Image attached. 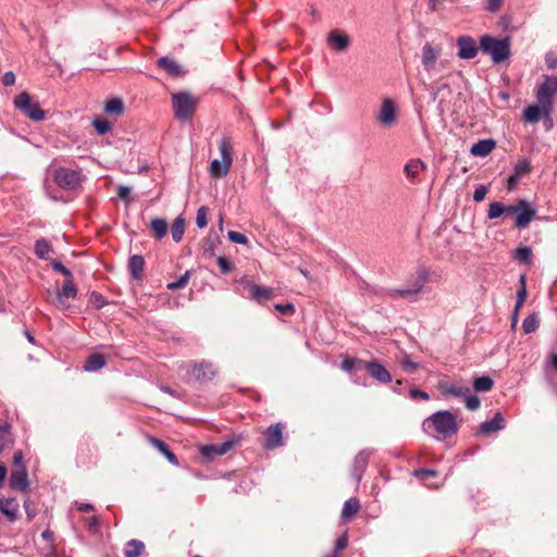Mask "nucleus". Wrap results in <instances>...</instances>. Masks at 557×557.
<instances>
[{
  "instance_id": "18",
  "label": "nucleus",
  "mask_w": 557,
  "mask_h": 557,
  "mask_svg": "<svg viewBox=\"0 0 557 557\" xmlns=\"http://www.w3.org/2000/svg\"><path fill=\"white\" fill-rule=\"evenodd\" d=\"M10 487L26 492L29 487L28 474L25 467L14 469L9 479Z\"/></svg>"
},
{
  "instance_id": "19",
  "label": "nucleus",
  "mask_w": 557,
  "mask_h": 557,
  "mask_svg": "<svg viewBox=\"0 0 557 557\" xmlns=\"http://www.w3.org/2000/svg\"><path fill=\"white\" fill-rule=\"evenodd\" d=\"M496 147V141L492 138L481 139L476 141L470 149V153L474 157L484 158L488 156Z\"/></svg>"
},
{
  "instance_id": "32",
  "label": "nucleus",
  "mask_w": 557,
  "mask_h": 557,
  "mask_svg": "<svg viewBox=\"0 0 557 557\" xmlns=\"http://www.w3.org/2000/svg\"><path fill=\"white\" fill-rule=\"evenodd\" d=\"M360 508L359 500L355 497L349 498L345 502L342 509V518L344 520H348L354 517Z\"/></svg>"
},
{
  "instance_id": "38",
  "label": "nucleus",
  "mask_w": 557,
  "mask_h": 557,
  "mask_svg": "<svg viewBox=\"0 0 557 557\" xmlns=\"http://www.w3.org/2000/svg\"><path fill=\"white\" fill-rule=\"evenodd\" d=\"M532 250L529 246H520L513 251V259L529 265L532 261Z\"/></svg>"
},
{
  "instance_id": "64",
  "label": "nucleus",
  "mask_w": 557,
  "mask_h": 557,
  "mask_svg": "<svg viewBox=\"0 0 557 557\" xmlns=\"http://www.w3.org/2000/svg\"><path fill=\"white\" fill-rule=\"evenodd\" d=\"M99 524H100V521H99L98 517H96V516L88 518L87 522H86L87 529L91 532L97 531Z\"/></svg>"
},
{
  "instance_id": "44",
  "label": "nucleus",
  "mask_w": 557,
  "mask_h": 557,
  "mask_svg": "<svg viewBox=\"0 0 557 557\" xmlns=\"http://www.w3.org/2000/svg\"><path fill=\"white\" fill-rule=\"evenodd\" d=\"M505 213L504 205L498 201H494L490 203L488 211H487V218L490 220H494L499 218L502 214Z\"/></svg>"
},
{
  "instance_id": "60",
  "label": "nucleus",
  "mask_w": 557,
  "mask_h": 557,
  "mask_svg": "<svg viewBox=\"0 0 557 557\" xmlns=\"http://www.w3.org/2000/svg\"><path fill=\"white\" fill-rule=\"evenodd\" d=\"M131 188L128 186L120 185L117 187V197L126 202H129Z\"/></svg>"
},
{
  "instance_id": "50",
  "label": "nucleus",
  "mask_w": 557,
  "mask_h": 557,
  "mask_svg": "<svg viewBox=\"0 0 557 557\" xmlns=\"http://www.w3.org/2000/svg\"><path fill=\"white\" fill-rule=\"evenodd\" d=\"M463 398L465 405L469 410H476L480 407L481 401L478 396L469 395L467 393L466 396H463Z\"/></svg>"
},
{
  "instance_id": "53",
  "label": "nucleus",
  "mask_w": 557,
  "mask_h": 557,
  "mask_svg": "<svg viewBox=\"0 0 557 557\" xmlns=\"http://www.w3.org/2000/svg\"><path fill=\"white\" fill-rule=\"evenodd\" d=\"M216 446H218V456H223L235 446V441H233V440L224 441L222 443H218Z\"/></svg>"
},
{
  "instance_id": "1",
  "label": "nucleus",
  "mask_w": 557,
  "mask_h": 557,
  "mask_svg": "<svg viewBox=\"0 0 557 557\" xmlns=\"http://www.w3.org/2000/svg\"><path fill=\"white\" fill-rule=\"evenodd\" d=\"M456 417L449 410H440L422 422V430L434 438H448L458 432Z\"/></svg>"
},
{
  "instance_id": "40",
  "label": "nucleus",
  "mask_w": 557,
  "mask_h": 557,
  "mask_svg": "<svg viewBox=\"0 0 557 557\" xmlns=\"http://www.w3.org/2000/svg\"><path fill=\"white\" fill-rule=\"evenodd\" d=\"M540 325V318L536 312L529 314L522 322V329L525 334H531L536 331Z\"/></svg>"
},
{
  "instance_id": "61",
  "label": "nucleus",
  "mask_w": 557,
  "mask_h": 557,
  "mask_svg": "<svg viewBox=\"0 0 557 557\" xmlns=\"http://www.w3.org/2000/svg\"><path fill=\"white\" fill-rule=\"evenodd\" d=\"M545 63L548 69L554 70L557 67V54L554 52H547L545 54Z\"/></svg>"
},
{
  "instance_id": "16",
  "label": "nucleus",
  "mask_w": 557,
  "mask_h": 557,
  "mask_svg": "<svg viewBox=\"0 0 557 557\" xmlns=\"http://www.w3.org/2000/svg\"><path fill=\"white\" fill-rule=\"evenodd\" d=\"M505 429V419L502 412H496L491 420H486L480 424L479 434L487 436L491 433Z\"/></svg>"
},
{
  "instance_id": "31",
  "label": "nucleus",
  "mask_w": 557,
  "mask_h": 557,
  "mask_svg": "<svg viewBox=\"0 0 557 557\" xmlns=\"http://www.w3.org/2000/svg\"><path fill=\"white\" fill-rule=\"evenodd\" d=\"M104 112L110 115L119 116L124 112V103L121 98H111L106 102Z\"/></svg>"
},
{
  "instance_id": "3",
  "label": "nucleus",
  "mask_w": 557,
  "mask_h": 557,
  "mask_svg": "<svg viewBox=\"0 0 557 557\" xmlns=\"http://www.w3.org/2000/svg\"><path fill=\"white\" fill-rule=\"evenodd\" d=\"M429 281V271L421 267L416 273V278L400 288L387 290V296L397 299L404 298L408 301H414L417 296L423 290L425 283Z\"/></svg>"
},
{
  "instance_id": "5",
  "label": "nucleus",
  "mask_w": 557,
  "mask_h": 557,
  "mask_svg": "<svg viewBox=\"0 0 557 557\" xmlns=\"http://www.w3.org/2000/svg\"><path fill=\"white\" fill-rule=\"evenodd\" d=\"M53 176L57 185L65 190L78 189L84 178L81 169H70L65 166L57 168Z\"/></svg>"
},
{
  "instance_id": "23",
  "label": "nucleus",
  "mask_w": 557,
  "mask_h": 557,
  "mask_svg": "<svg viewBox=\"0 0 557 557\" xmlns=\"http://www.w3.org/2000/svg\"><path fill=\"white\" fill-rule=\"evenodd\" d=\"M219 150L221 153L222 162L226 163V166H231L233 163V143L231 137L223 136L219 143Z\"/></svg>"
},
{
  "instance_id": "51",
  "label": "nucleus",
  "mask_w": 557,
  "mask_h": 557,
  "mask_svg": "<svg viewBox=\"0 0 557 557\" xmlns=\"http://www.w3.org/2000/svg\"><path fill=\"white\" fill-rule=\"evenodd\" d=\"M444 90H450L448 84L442 82H435L431 88V95L433 101L436 100L437 96Z\"/></svg>"
},
{
  "instance_id": "7",
  "label": "nucleus",
  "mask_w": 557,
  "mask_h": 557,
  "mask_svg": "<svg viewBox=\"0 0 557 557\" xmlns=\"http://www.w3.org/2000/svg\"><path fill=\"white\" fill-rule=\"evenodd\" d=\"M557 92V77L545 75L535 89V97L540 104L544 106L546 113L553 109V97Z\"/></svg>"
},
{
  "instance_id": "21",
  "label": "nucleus",
  "mask_w": 557,
  "mask_h": 557,
  "mask_svg": "<svg viewBox=\"0 0 557 557\" xmlns=\"http://www.w3.org/2000/svg\"><path fill=\"white\" fill-rule=\"evenodd\" d=\"M0 511L7 516L10 521H15L17 518L18 504L15 498H0Z\"/></svg>"
},
{
  "instance_id": "33",
  "label": "nucleus",
  "mask_w": 557,
  "mask_h": 557,
  "mask_svg": "<svg viewBox=\"0 0 557 557\" xmlns=\"http://www.w3.org/2000/svg\"><path fill=\"white\" fill-rule=\"evenodd\" d=\"M230 168L222 160L214 159L210 162L209 173L212 177H224L227 175Z\"/></svg>"
},
{
  "instance_id": "39",
  "label": "nucleus",
  "mask_w": 557,
  "mask_h": 557,
  "mask_svg": "<svg viewBox=\"0 0 557 557\" xmlns=\"http://www.w3.org/2000/svg\"><path fill=\"white\" fill-rule=\"evenodd\" d=\"M436 474H437V472L435 470H433V469L420 468V469H416L413 471V475L417 479H419L428 487H438L440 486V484L428 483V479L430 476H435Z\"/></svg>"
},
{
  "instance_id": "4",
  "label": "nucleus",
  "mask_w": 557,
  "mask_h": 557,
  "mask_svg": "<svg viewBox=\"0 0 557 557\" xmlns=\"http://www.w3.org/2000/svg\"><path fill=\"white\" fill-rule=\"evenodd\" d=\"M174 115L181 122H189L197 108V99L187 91L172 96Z\"/></svg>"
},
{
  "instance_id": "58",
  "label": "nucleus",
  "mask_w": 557,
  "mask_h": 557,
  "mask_svg": "<svg viewBox=\"0 0 557 557\" xmlns=\"http://www.w3.org/2000/svg\"><path fill=\"white\" fill-rule=\"evenodd\" d=\"M527 288H519V290L517 292V299L513 309L520 310L527 299Z\"/></svg>"
},
{
  "instance_id": "52",
  "label": "nucleus",
  "mask_w": 557,
  "mask_h": 557,
  "mask_svg": "<svg viewBox=\"0 0 557 557\" xmlns=\"http://www.w3.org/2000/svg\"><path fill=\"white\" fill-rule=\"evenodd\" d=\"M348 545V534L347 532L343 533L339 537H337L335 542V546L332 553H336L339 555V553Z\"/></svg>"
},
{
  "instance_id": "54",
  "label": "nucleus",
  "mask_w": 557,
  "mask_h": 557,
  "mask_svg": "<svg viewBox=\"0 0 557 557\" xmlns=\"http://www.w3.org/2000/svg\"><path fill=\"white\" fill-rule=\"evenodd\" d=\"M200 451L205 458L211 459L213 456H218V446L216 444L205 445Z\"/></svg>"
},
{
  "instance_id": "22",
  "label": "nucleus",
  "mask_w": 557,
  "mask_h": 557,
  "mask_svg": "<svg viewBox=\"0 0 557 557\" xmlns=\"http://www.w3.org/2000/svg\"><path fill=\"white\" fill-rule=\"evenodd\" d=\"M327 44L337 51H343L349 46V38L346 34L338 30H332L327 36Z\"/></svg>"
},
{
  "instance_id": "34",
  "label": "nucleus",
  "mask_w": 557,
  "mask_h": 557,
  "mask_svg": "<svg viewBox=\"0 0 557 557\" xmlns=\"http://www.w3.org/2000/svg\"><path fill=\"white\" fill-rule=\"evenodd\" d=\"M150 227L153 231L157 239L163 238L169 230L168 222L162 218L152 219L150 222Z\"/></svg>"
},
{
  "instance_id": "12",
  "label": "nucleus",
  "mask_w": 557,
  "mask_h": 557,
  "mask_svg": "<svg viewBox=\"0 0 557 557\" xmlns=\"http://www.w3.org/2000/svg\"><path fill=\"white\" fill-rule=\"evenodd\" d=\"M457 55L462 60H470L476 57L478 47L475 40L470 36H459L457 38Z\"/></svg>"
},
{
  "instance_id": "6",
  "label": "nucleus",
  "mask_w": 557,
  "mask_h": 557,
  "mask_svg": "<svg viewBox=\"0 0 557 557\" xmlns=\"http://www.w3.org/2000/svg\"><path fill=\"white\" fill-rule=\"evenodd\" d=\"M14 107L34 122H40L46 117V112L37 101H33L29 94L23 91L14 98Z\"/></svg>"
},
{
  "instance_id": "2",
  "label": "nucleus",
  "mask_w": 557,
  "mask_h": 557,
  "mask_svg": "<svg viewBox=\"0 0 557 557\" xmlns=\"http://www.w3.org/2000/svg\"><path fill=\"white\" fill-rule=\"evenodd\" d=\"M480 49L491 57L493 63L498 64L510 58V39L484 35L480 39Z\"/></svg>"
},
{
  "instance_id": "30",
  "label": "nucleus",
  "mask_w": 557,
  "mask_h": 557,
  "mask_svg": "<svg viewBox=\"0 0 557 557\" xmlns=\"http://www.w3.org/2000/svg\"><path fill=\"white\" fill-rule=\"evenodd\" d=\"M106 366V359L101 354L90 355L84 363V370L95 372L102 369Z\"/></svg>"
},
{
  "instance_id": "29",
  "label": "nucleus",
  "mask_w": 557,
  "mask_h": 557,
  "mask_svg": "<svg viewBox=\"0 0 557 557\" xmlns=\"http://www.w3.org/2000/svg\"><path fill=\"white\" fill-rule=\"evenodd\" d=\"M35 255L41 260H49L52 252V246L46 238H39L35 242Z\"/></svg>"
},
{
  "instance_id": "42",
  "label": "nucleus",
  "mask_w": 557,
  "mask_h": 557,
  "mask_svg": "<svg viewBox=\"0 0 557 557\" xmlns=\"http://www.w3.org/2000/svg\"><path fill=\"white\" fill-rule=\"evenodd\" d=\"M423 168V162L419 159H414L405 165V173L408 177L416 178Z\"/></svg>"
},
{
  "instance_id": "14",
  "label": "nucleus",
  "mask_w": 557,
  "mask_h": 557,
  "mask_svg": "<svg viewBox=\"0 0 557 557\" xmlns=\"http://www.w3.org/2000/svg\"><path fill=\"white\" fill-rule=\"evenodd\" d=\"M77 296V287L72 280L64 281L61 289L57 294L58 307L67 309L70 307L69 299H74Z\"/></svg>"
},
{
  "instance_id": "27",
  "label": "nucleus",
  "mask_w": 557,
  "mask_h": 557,
  "mask_svg": "<svg viewBox=\"0 0 557 557\" xmlns=\"http://www.w3.org/2000/svg\"><path fill=\"white\" fill-rule=\"evenodd\" d=\"M146 554V546L144 542L139 540H129L125 544L124 555L125 557H143Z\"/></svg>"
},
{
  "instance_id": "28",
  "label": "nucleus",
  "mask_w": 557,
  "mask_h": 557,
  "mask_svg": "<svg viewBox=\"0 0 557 557\" xmlns=\"http://www.w3.org/2000/svg\"><path fill=\"white\" fill-rule=\"evenodd\" d=\"M145 260L139 255H134L128 259V270L133 278L139 280L144 272Z\"/></svg>"
},
{
  "instance_id": "25",
  "label": "nucleus",
  "mask_w": 557,
  "mask_h": 557,
  "mask_svg": "<svg viewBox=\"0 0 557 557\" xmlns=\"http://www.w3.org/2000/svg\"><path fill=\"white\" fill-rule=\"evenodd\" d=\"M251 290V298L257 302H262L270 299L274 295V289L271 287L259 286L253 283H247Z\"/></svg>"
},
{
  "instance_id": "11",
  "label": "nucleus",
  "mask_w": 557,
  "mask_h": 557,
  "mask_svg": "<svg viewBox=\"0 0 557 557\" xmlns=\"http://www.w3.org/2000/svg\"><path fill=\"white\" fill-rule=\"evenodd\" d=\"M441 52V47H433L430 42H425L422 47L421 63L428 73H432L435 70Z\"/></svg>"
},
{
  "instance_id": "10",
  "label": "nucleus",
  "mask_w": 557,
  "mask_h": 557,
  "mask_svg": "<svg viewBox=\"0 0 557 557\" xmlns=\"http://www.w3.org/2000/svg\"><path fill=\"white\" fill-rule=\"evenodd\" d=\"M284 425L282 423H275L270 425L264 432V442L262 443L263 448L274 449L284 445L283 431Z\"/></svg>"
},
{
  "instance_id": "63",
  "label": "nucleus",
  "mask_w": 557,
  "mask_h": 557,
  "mask_svg": "<svg viewBox=\"0 0 557 557\" xmlns=\"http://www.w3.org/2000/svg\"><path fill=\"white\" fill-rule=\"evenodd\" d=\"M2 84L7 87L15 84V74L11 71L5 72L2 76Z\"/></svg>"
},
{
  "instance_id": "36",
  "label": "nucleus",
  "mask_w": 557,
  "mask_h": 557,
  "mask_svg": "<svg viewBox=\"0 0 557 557\" xmlns=\"http://www.w3.org/2000/svg\"><path fill=\"white\" fill-rule=\"evenodd\" d=\"M12 441L10 424L0 420V453H2Z\"/></svg>"
},
{
  "instance_id": "35",
  "label": "nucleus",
  "mask_w": 557,
  "mask_h": 557,
  "mask_svg": "<svg viewBox=\"0 0 557 557\" xmlns=\"http://www.w3.org/2000/svg\"><path fill=\"white\" fill-rule=\"evenodd\" d=\"M366 361L357 358L345 357L342 362V369L348 373H352L364 369Z\"/></svg>"
},
{
  "instance_id": "37",
  "label": "nucleus",
  "mask_w": 557,
  "mask_h": 557,
  "mask_svg": "<svg viewBox=\"0 0 557 557\" xmlns=\"http://www.w3.org/2000/svg\"><path fill=\"white\" fill-rule=\"evenodd\" d=\"M185 232V220L182 216H177L171 227V235L175 243H180Z\"/></svg>"
},
{
  "instance_id": "57",
  "label": "nucleus",
  "mask_w": 557,
  "mask_h": 557,
  "mask_svg": "<svg viewBox=\"0 0 557 557\" xmlns=\"http://www.w3.org/2000/svg\"><path fill=\"white\" fill-rule=\"evenodd\" d=\"M216 262L222 273L227 274L232 271V264L225 257H218Z\"/></svg>"
},
{
  "instance_id": "17",
  "label": "nucleus",
  "mask_w": 557,
  "mask_h": 557,
  "mask_svg": "<svg viewBox=\"0 0 557 557\" xmlns=\"http://www.w3.org/2000/svg\"><path fill=\"white\" fill-rule=\"evenodd\" d=\"M550 113L552 111H548V113H546L544 106L537 102V104H531L524 109L523 117L528 123L531 124H536L541 120V117H545L552 124Z\"/></svg>"
},
{
  "instance_id": "8",
  "label": "nucleus",
  "mask_w": 557,
  "mask_h": 557,
  "mask_svg": "<svg viewBox=\"0 0 557 557\" xmlns=\"http://www.w3.org/2000/svg\"><path fill=\"white\" fill-rule=\"evenodd\" d=\"M376 121L383 127H392L397 123L396 106L392 99L386 98L382 101Z\"/></svg>"
},
{
  "instance_id": "15",
  "label": "nucleus",
  "mask_w": 557,
  "mask_h": 557,
  "mask_svg": "<svg viewBox=\"0 0 557 557\" xmlns=\"http://www.w3.org/2000/svg\"><path fill=\"white\" fill-rule=\"evenodd\" d=\"M193 376L200 382L211 381L216 375V370L212 363L207 361H201L199 363H195L191 369Z\"/></svg>"
},
{
  "instance_id": "62",
  "label": "nucleus",
  "mask_w": 557,
  "mask_h": 557,
  "mask_svg": "<svg viewBox=\"0 0 557 557\" xmlns=\"http://www.w3.org/2000/svg\"><path fill=\"white\" fill-rule=\"evenodd\" d=\"M275 309L283 314L293 313L295 311V307L292 304H277L275 305Z\"/></svg>"
},
{
  "instance_id": "56",
  "label": "nucleus",
  "mask_w": 557,
  "mask_h": 557,
  "mask_svg": "<svg viewBox=\"0 0 557 557\" xmlns=\"http://www.w3.org/2000/svg\"><path fill=\"white\" fill-rule=\"evenodd\" d=\"M51 267H52V269L54 271L63 274L66 277H71L72 276V272L66 267H64L62 262H60L58 260H53L51 262Z\"/></svg>"
},
{
  "instance_id": "13",
  "label": "nucleus",
  "mask_w": 557,
  "mask_h": 557,
  "mask_svg": "<svg viewBox=\"0 0 557 557\" xmlns=\"http://www.w3.org/2000/svg\"><path fill=\"white\" fill-rule=\"evenodd\" d=\"M363 370H366L369 375L379 383L387 384L392 382V374L379 361H366Z\"/></svg>"
},
{
  "instance_id": "48",
  "label": "nucleus",
  "mask_w": 557,
  "mask_h": 557,
  "mask_svg": "<svg viewBox=\"0 0 557 557\" xmlns=\"http://www.w3.org/2000/svg\"><path fill=\"white\" fill-rule=\"evenodd\" d=\"M208 209L206 207H200L197 211L196 215V224L199 228H203L208 224L207 220Z\"/></svg>"
},
{
  "instance_id": "24",
  "label": "nucleus",
  "mask_w": 557,
  "mask_h": 557,
  "mask_svg": "<svg viewBox=\"0 0 557 557\" xmlns=\"http://www.w3.org/2000/svg\"><path fill=\"white\" fill-rule=\"evenodd\" d=\"M157 65L163 69L170 76L176 77L183 74L181 65L169 57H162L157 61Z\"/></svg>"
},
{
  "instance_id": "46",
  "label": "nucleus",
  "mask_w": 557,
  "mask_h": 557,
  "mask_svg": "<svg viewBox=\"0 0 557 557\" xmlns=\"http://www.w3.org/2000/svg\"><path fill=\"white\" fill-rule=\"evenodd\" d=\"M531 171V164L530 161L524 159L516 163L513 168V173L518 177H522L523 175L528 174Z\"/></svg>"
},
{
  "instance_id": "9",
  "label": "nucleus",
  "mask_w": 557,
  "mask_h": 557,
  "mask_svg": "<svg viewBox=\"0 0 557 557\" xmlns=\"http://www.w3.org/2000/svg\"><path fill=\"white\" fill-rule=\"evenodd\" d=\"M374 454V449L364 448L360 450L354 458L351 465V476L359 484L362 475L368 467L370 457Z\"/></svg>"
},
{
  "instance_id": "45",
  "label": "nucleus",
  "mask_w": 557,
  "mask_h": 557,
  "mask_svg": "<svg viewBox=\"0 0 557 557\" xmlns=\"http://www.w3.org/2000/svg\"><path fill=\"white\" fill-rule=\"evenodd\" d=\"M190 278V271H186L177 281L168 284V289L177 290L184 288Z\"/></svg>"
},
{
  "instance_id": "49",
  "label": "nucleus",
  "mask_w": 557,
  "mask_h": 557,
  "mask_svg": "<svg viewBox=\"0 0 557 557\" xmlns=\"http://www.w3.org/2000/svg\"><path fill=\"white\" fill-rule=\"evenodd\" d=\"M90 302L97 309H101L108 304L106 298L100 293H97V292H92L90 294Z\"/></svg>"
},
{
  "instance_id": "26",
  "label": "nucleus",
  "mask_w": 557,
  "mask_h": 557,
  "mask_svg": "<svg viewBox=\"0 0 557 557\" xmlns=\"http://www.w3.org/2000/svg\"><path fill=\"white\" fill-rule=\"evenodd\" d=\"M150 443L156 447L173 466H178L176 455L169 448L168 444L157 437H150Z\"/></svg>"
},
{
  "instance_id": "47",
  "label": "nucleus",
  "mask_w": 557,
  "mask_h": 557,
  "mask_svg": "<svg viewBox=\"0 0 557 557\" xmlns=\"http://www.w3.org/2000/svg\"><path fill=\"white\" fill-rule=\"evenodd\" d=\"M92 125L98 134L104 135L111 129L110 123L104 119H96L92 122Z\"/></svg>"
},
{
  "instance_id": "55",
  "label": "nucleus",
  "mask_w": 557,
  "mask_h": 557,
  "mask_svg": "<svg viewBox=\"0 0 557 557\" xmlns=\"http://www.w3.org/2000/svg\"><path fill=\"white\" fill-rule=\"evenodd\" d=\"M227 237L231 242L235 244H247L248 242L247 237L244 234L235 231H230Z\"/></svg>"
},
{
  "instance_id": "41",
  "label": "nucleus",
  "mask_w": 557,
  "mask_h": 557,
  "mask_svg": "<svg viewBox=\"0 0 557 557\" xmlns=\"http://www.w3.org/2000/svg\"><path fill=\"white\" fill-rule=\"evenodd\" d=\"M469 387L467 386H458L455 384H447L442 386V392L444 395H451L456 397H463L467 393H469Z\"/></svg>"
},
{
  "instance_id": "59",
  "label": "nucleus",
  "mask_w": 557,
  "mask_h": 557,
  "mask_svg": "<svg viewBox=\"0 0 557 557\" xmlns=\"http://www.w3.org/2000/svg\"><path fill=\"white\" fill-rule=\"evenodd\" d=\"M486 194H487V187L484 185H481L478 188H475V190L473 193V200L475 202H480L485 198Z\"/></svg>"
},
{
  "instance_id": "43",
  "label": "nucleus",
  "mask_w": 557,
  "mask_h": 557,
  "mask_svg": "<svg viewBox=\"0 0 557 557\" xmlns=\"http://www.w3.org/2000/svg\"><path fill=\"white\" fill-rule=\"evenodd\" d=\"M494 385L493 380L487 375L479 376L473 382V387L476 392H488Z\"/></svg>"
},
{
  "instance_id": "20",
  "label": "nucleus",
  "mask_w": 557,
  "mask_h": 557,
  "mask_svg": "<svg viewBox=\"0 0 557 557\" xmlns=\"http://www.w3.org/2000/svg\"><path fill=\"white\" fill-rule=\"evenodd\" d=\"M517 213L518 215L516 218V226L518 228H525L535 216L536 211L527 200H524V208L519 209Z\"/></svg>"
}]
</instances>
